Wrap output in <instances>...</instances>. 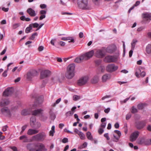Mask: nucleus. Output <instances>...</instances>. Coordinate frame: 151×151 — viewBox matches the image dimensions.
Instances as JSON below:
<instances>
[{
	"label": "nucleus",
	"mask_w": 151,
	"mask_h": 151,
	"mask_svg": "<svg viewBox=\"0 0 151 151\" xmlns=\"http://www.w3.org/2000/svg\"><path fill=\"white\" fill-rule=\"evenodd\" d=\"M78 7L83 10H88L91 9V6L88 3V0H76ZM75 1L76 0H73Z\"/></svg>",
	"instance_id": "obj_1"
},
{
	"label": "nucleus",
	"mask_w": 151,
	"mask_h": 151,
	"mask_svg": "<svg viewBox=\"0 0 151 151\" xmlns=\"http://www.w3.org/2000/svg\"><path fill=\"white\" fill-rule=\"evenodd\" d=\"M46 137V134L44 132H42L33 136L32 140L33 141L43 142Z\"/></svg>",
	"instance_id": "obj_2"
},
{
	"label": "nucleus",
	"mask_w": 151,
	"mask_h": 151,
	"mask_svg": "<svg viewBox=\"0 0 151 151\" xmlns=\"http://www.w3.org/2000/svg\"><path fill=\"white\" fill-rule=\"evenodd\" d=\"M75 73V67H67L65 77L68 79H71L74 76Z\"/></svg>",
	"instance_id": "obj_3"
},
{
	"label": "nucleus",
	"mask_w": 151,
	"mask_h": 151,
	"mask_svg": "<svg viewBox=\"0 0 151 151\" xmlns=\"http://www.w3.org/2000/svg\"><path fill=\"white\" fill-rule=\"evenodd\" d=\"M43 112V110L42 109H36L33 111L32 110L31 112L32 114L33 115H34L35 116L37 115H41V119L42 121H44L47 119V117L46 116H45V119H43V117H44V116H42Z\"/></svg>",
	"instance_id": "obj_4"
},
{
	"label": "nucleus",
	"mask_w": 151,
	"mask_h": 151,
	"mask_svg": "<svg viewBox=\"0 0 151 151\" xmlns=\"http://www.w3.org/2000/svg\"><path fill=\"white\" fill-rule=\"evenodd\" d=\"M118 58V55H107L105 58L104 61L106 62L110 63L116 61Z\"/></svg>",
	"instance_id": "obj_5"
},
{
	"label": "nucleus",
	"mask_w": 151,
	"mask_h": 151,
	"mask_svg": "<svg viewBox=\"0 0 151 151\" xmlns=\"http://www.w3.org/2000/svg\"><path fill=\"white\" fill-rule=\"evenodd\" d=\"M51 74V72L48 70H42L40 73V78L44 79L50 76Z\"/></svg>",
	"instance_id": "obj_6"
},
{
	"label": "nucleus",
	"mask_w": 151,
	"mask_h": 151,
	"mask_svg": "<svg viewBox=\"0 0 151 151\" xmlns=\"http://www.w3.org/2000/svg\"><path fill=\"white\" fill-rule=\"evenodd\" d=\"M146 120L137 122L135 123V126L138 129H142L146 125Z\"/></svg>",
	"instance_id": "obj_7"
},
{
	"label": "nucleus",
	"mask_w": 151,
	"mask_h": 151,
	"mask_svg": "<svg viewBox=\"0 0 151 151\" xmlns=\"http://www.w3.org/2000/svg\"><path fill=\"white\" fill-rule=\"evenodd\" d=\"M88 79V77L85 76L81 78L78 81V84L80 86L85 84L87 82Z\"/></svg>",
	"instance_id": "obj_8"
},
{
	"label": "nucleus",
	"mask_w": 151,
	"mask_h": 151,
	"mask_svg": "<svg viewBox=\"0 0 151 151\" xmlns=\"http://www.w3.org/2000/svg\"><path fill=\"white\" fill-rule=\"evenodd\" d=\"M94 55L96 57L101 58L104 57L105 55V53L103 49H99L97 50Z\"/></svg>",
	"instance_id": "obj_9"
},
{
	"label": "nucleus",
	"mask_w": 151,
	"mask_h": 151,
	"mask_svg": "<svg viewBox=\"0 0 151 151\" xmlns=\"http://www.w3.org/2000/svg\"><path fill=\"white\" fill-rule=\"evenodd\" d=\"M143 20L146 22H149L151 20V14L147 12L142 14Z\"/></svg>",
	"instance_id": "obj_10"
},
{
	"label": "nucleus",
	"mask_w": 151,
	"mask_h": 151,
	"mask_svg": "<svg viewBox=\"0 0 151 151\" xmlns=\"http://www.w3.org/2000/svg\"><path fill=\"white\" fill-rule=\"evenodd\" d=\"M35 147L38 148L37 150L39 151H47V149L45 147V145L42 143H38L35 145Z\"/></svg>",
	"instance_id": "obj_11"
},
{
	"label": "nucleus",
	"mask_w": 151,
	"mask_h": 151,
	"mask_svg": "<svg viewBox=\"0 0 151 151\" xmlns=\"http://www.w3.org/2000/svg\"><path fill=\"white\" fill-rule=\"evenodd\" d=\"M94 54V51L93 50H91L88 52L85 53L83 55V56H85V60H87L91 58Z\"/></svg>",
	"instance_id": "obj_12"
},
{
	"label": "nucleus",
	"mask_w": 151,
	"mask_h": 151,
	"mask_svg": "<svg viewBox=\"0 0 151 151\" xmlns=\"http://www.w3.org/2000/svg\"><path fill=\"white\" fill-rule=\"evenodd\" d=\"M139 132L138 131H135L133 133L130 137V140L132 142L135 141L139 135Z\"/></svg>",
	"instance_id": "obj_13"
},
{
	"label": "nucleus",
	"mask_w": 151,
	"mask_h": 151,
	"mask_svg": "<svg viewBox=\"0 0 151 151\" xmlns=\"http://www.w3.org/2000/svg\"><path fill=\"white\" fill-rule=\"evenodd\" d=\"M140 76L142 77H144L146 75V73L144 71H142L141 73V70L140 68H138L136 70V72L135 73L136 76L137 78H139L140 77Z\"/></svg>",
	"instance_id": "obj_14"
},
{
	"label": "nucleus",
	"mask_w": 151,
	"mask_h": 151,
	"mask_svg": "<svg viewBox=\"0 0 151 151\" xmlns=\"http://www.w3.org/2000/svg\"><path fill=\"white\" fill-rule=\"evenodd\" d=\"M13 93L12 88H7L3 92V95L4 96H8L11 95Z\"/></svg>",
	"instance_id": "obj_15"
},
{
	"label": "nucleus",
	"mask_w": 151,
	"mask_h": 151,
	"mask_svg": "<svg viewBox=\"0 0 151 151\" xmlns=\"http://www.w3.org/2000/svg\"><path fill=\"white\" fill-rule=\"evenodd\" d=\"M39 130L36 129H28L27 134L29 135H32L37 134L39 132Z\"/></svg>",
	"instance_id": "obj_16"
},
{
	"label": "nucleus",
	"mask_w": 151,
	"mask_h": 151,
	"mask_svg": "<svg viewBox=\"0 0 151 151\" xmlns=\"http://www.w3.org/2000/svg\"><path fill=\"white\" fill-rule=\"evenodd\" d=\"M85 56H83V55L77 58L74 60V62L77 63H80L85 60Z\"/></svg>",
	"instance_id": "obj_17"
},
{
	"label": "nucleus",
	"mask_w": 151,
	"mask_h": 151,
	"mask_svg": "<svg viewBox=\"0 0 151 151\" xmlns=\"http://www.w3.org/2000/svg\"><path fill=\"white\" fill-rule=\"evenodd\" d=\"M147 139H145L144 138L139 139L137 141V143L140 145L144 144L145 145H148Z\"/></svg>",
	"instance_id": "obj_18"
},
{
	"label": "nucleus",
	"mask_w": 151,
	"mask_h": 151,
	"mask_svg": "<svg viewBox=\"0 0 151 151\" xmlns=\"http://www.w3.org/2000/svg\"><path fill=\"white\" fill-rule=\"evenodd\" d=\"M0 110L2 114L7 115H9L10 114V110L7 107L3 108Z\"/></svg>",
	"instance_id": "obj_19"
},
{
	"label": "nucleus",
	"mask_w": 151,
	"mask_h": 151,
	"mask_svg": "<svg viewBox=\"0 0 151 151\" xmlns=\"http://www.w3.org/2000/svg\"><path fill=\"white\" fill-rule=\"evenodd\" d=\"M61 40L64 41L69 40V42L74 43L75 40L73 37H63L61 38Z\"/></svg>",
	"instance_id": "obj_20"
},
{
	"label": "nucleus",
	"mask_w": 151,
	"mask_h": 151,
	"mask_svg": "<svg viewBox=\"0 0 151 151\" xmlns=\"http://www.w3.org/2000/svg\"><path fill=\"white\" fill-rule=\"evenodd\" d=\"M27 11L31 16L35 17L36 15L35 11L31 8H28Z\"/></svg>",
	"instance_id": "obj_21"
},
{
	"label": "nucleus",
	"mask_w": 151,
	"mask_h": 151,
	"mask_svg": "<svg viewBox=\"0 0 151 151\" xmlns=\"http://www.w3.org/2000/svg\"><path fill=\"white\" fill-rule=\"evenodd\" d=\"M31 112L32 110L30 109H24L22 111L21 114L25 116L32 114Z\"/></svg>",
	"instance_id": "obj_22"
},
{
	"label": "nucleus",
	"mask_w": 151,
	"mask_h": 151,
	"mask_svg": "<svg viewBox=\"0 0 151 151\" xmlns=\"http://www.w3.org/2000/svg\"><path fill=\"white\" fill-rule=\"evenodd\" d=\"M111 76L109 74H106L104 75L101 78L102 81L103 82H105L108 80L110 78Z\"/></svg>",
	"instance_id": "obj_23"
},
{
	"label": "nucleus",
	"mask_w": 151,
	"mask_h": 151,
	"mask_svg": "<svg viewBox=\"0 0 151 151\" xmlns=\"http://www.w3.org/2000/svg\"><path fill=\"white\" fill-rule=\"evenodd\" d=\"M36 121V117L35 116H32L30 118V124L32 127H35V123Z\"/></svg>",
	"instance_id": "obj_24"
},
{
	"label": "nucleus",
	"mask_w": 151,
	"mask_h": 151,
	"mask_svg": "<svg viewBox=\"0 0 151 151\" xmlns=\"http://www.w3.org/2000/svg\"><path fill=\"white\" fill-rule=\"evenodd\" d=\"M117 68L118 67H106V70L107 72H111L116 70Z\"/></svg>",
	"instance_id": "obj_25"
},
{
	"label": "nucleus",
	"mask_w": 151,
	"mask_h": 151,
	"mask_svg": "<svg viewBox=\"0 0 151 151\" xmlns=\"http://www.w3.org/2000/svg\"><path fill=\"white\" fill-rule=\"evenodd\" d=\"M9 103V101L8 100H4L0 102V106L1 107L5 106L8 105Z\"/></svg>",
	"instance_id": "obj_26"
},
{
	"label": "nucleus",
	"mask_w": 151,
	"mask_h": 151,
	"mask_svg": "<svg viewBox=\"0 0 151 151\" xmlns=\"http://www.w3.org/2000/svg\"><path fill=\"white\" fill-rule=\"evenodd\" d=\"M99 81V77L97 76H95L91 80V82L95 84L97 83Z\"/></svg>",
	"instance_id": "obj_27"
},
{
	"label": "nucleus",
	"mask_w": 151,
	"mask_h": 151,
	"mask_svg": "<svg viewBox=\"0 0 151 151\" xmlns=\"http://www.w3.org/2000/svg\"><path fill=\"white\" fill-rule=\"evenodd\" d=\"M146 51L148 54H151V43L149 44L146 46Z\"/></svg>",
	"instance_id": "obj_28"
},
{
	"label": "nucleus",
	"mask_w": 151,
	"mask_h": 151,
	"mask_svg": "<svg viewBox=\"0 0 151 151\" xmlns=\"http://www.w3.org/2000/svg\"><path fill=\"white\" fill-rule=\"evenodd\" d=\"M86 137L88 139L91 141L93 140V137L90 132H87Z\"/></svg>",
	"instance_id": "obj_29"
},
{
	"label": "nucleus",
	"mask_w": 151,
	"mask_h": 151,
	"mask_svg": "<svg viewBox=\"0 0 151 151\" xmlns=\"http://www.w3.org/2000/svg\"><path fill=\"white\" fill-rule=\"evenodd\" d=\"M29 72L34 76L38 75V72L35 70H30Z\"/></svg>",
	"instance_id": "obj_30"
},
{
	"label": "nucleus",
	"mask_w": 151,
	"mask_h": 151,
	"mask_svg": "<svg viewBox=\"0 0 151 151\" xmlns=\"http://www.w3.org/2000/svg\"><path fill=\"white\" fill-rule=\"evenodd\" d=\"M137 42V41L136 39H134L133 40L131 43V46L132 50H134L136 43Z\"/></svg>",
	"instance_id": "obj_31"
},
{
	"label": "nucleus",
	"mask_w": 151,
	"mask_h": 151,
	"mask_svg": "<svg viewBox=\"0 0 151 151\" xmlns=\"http://www.w3.org/2000/svg\"><path fill=\"white\" fill-rule=\"evenodd\" d=\"M146 106V104H139L137 105V108L139 109H142Z\"/></svg>",
	"instance_id": "obj_32"
},
{
	"label": "nucleus",
	"mask_w": 151,
	"mask_h": 151,
	"mask_svg": "<svg viewBox=\"0 0 151 151\" xmlns=\"http://www.w3.org/2000/svg\"><path fill=\"white\" fill-rule=\"evenodd\" d=\"M32 29V25L29 24V26L27 27L26 29L25 32L27 33H28L30 31V30Z\"/></svg>",
	"instance_id": "obj_33"
},
{
	"label": "nucleus",
	"mask_w": 151,
	"mask_h": 151,
	"mask_svg": "<svg viewBox=\"0 0 151 151\" xmlns=\"http://www.w3.org/2000/svg\"><path fill=\"white\" fill-rule=\"evenodd\" d=\"M33 76H34L29 71L27 74V78L28 80H30Z\"/></svg>",
	"instance_id": "obj_34"
},
{
	"label": "nucleus",
	"mask_w": 151,
	"mask_h": 151,
	"mask_svg": "<svg viewBox=\"0 0 151 151\" xmlns=\"http://www.w3.org/2000/svg\"><path fill=\"white\" fill-rule=\"evenodd\" d=\"M78 135L81 139L83 140L85 139V136L84 134L81 132H80Z\"/></svg>",
	"instance_id": "obj_35"
},
{
	"label": "nucleus",
	"mask_w": 151,
	"mask_h": 151,
	"mask_svg": "<svg viewBox=\"0 0 151 151\" xmlns=\"http://www.w3.org/2000/svg\"><path fill=\"white\" fill-rule=\"evenodd\" d=\"M43 101V97L42 96H41L39 97L37 100V102L38 103H41Z\"/></svg>",
	"instance_id": "obj_36"
},
{
	"label": "nucleus",
	"mask_w": 151,
	"mask_h": 151,
	"mask_svg": "<svg viewBox=\"0 0 151 151\" xmlns=\"http://www.w3.org/2000/svg\"><path fill=\"white\" fill-rule=\"evenodd\" d=\"M88 143L87 142H84L82 145H81L78 148L79 149H82L86 148L87 145Z\"/></svg>",
	"instance_id": "obj_37"
},
{
	"label": "nucleus",
	"mask_w": 151,
	"mask_h": 151,
	"mask_svg": "<svg viewBox=\"0 0 151 151\" xmlns=\"http://www.w3.org/2000/svg\"><path fill=\"white\" fill-rule=\"evenodd\" d=\"M105 68L104 67H99L98 70L99 72L103 73L104 71Z\"/></svg>",
	"instance_id": "obj_38"
},
{
	"label": "nucleus",
	"mask_w": 151,
	"mask_h": 151,
	"mask_svg": "<svg viewBox=\"0 0 151 151\" xmlns=\"http://www.w3.org/2000/svg\"><path fill=\"white\" fill-rule=\"evenodd\" d=\"M81 98V97L80 96L77 95H74L73 97V99L75 101L78 100Z\"/></svg>",
	"instance_id": "obj_39"
},
{
	"label": "nucleus",
	"mask_w": 151,
	"mask_h": 151,
	"mask_svg": "<svg viewBox=\"0 0 151 151\" xmlns=\"http://www.w3.org/2000/svg\"><path fill=\"white\" fill-rule=\"evenodd\" d=\"M38 34L37 32H35L32 34L31 37L30 38V40H34L35 38V37L37 36Z\"/></svg>",
	"instance_id": "obj_40"
},
{
	"label": "nucleus",
	"mask_w": 151,
	"mask_h": 151,
	"mask_svg": "<svg viewBox=\"0 0 151 151\" xmlns=\"http://www.w3.org/2000/svg\"><path fill=\"white\" fill-rule=\"evenodd\" d=\"M32 141H33V140H32V137L31 139H29L27 137L26 138L24 139L23 142H32Z\"/></svg>",
	"instance_id": "obj_41"
},
{
	"label": "nucleus",
	"mask_w": 151,
	"mask_h": 151,
	"mask_svg": "<svg viewBox=\"0 0 151 151\" xmlns=\"http://www.w3.org/2000/svg\"><path fill=\"white\" fill-rule=\"evenodd\" d=\"M74 113V112H73L72 111H70L67 112L66 113V116H71L73 115Z\"/></svg>",
	"instance_id": "obj_42"
},
{
	"label": "nucleus",
	"mask_w": 151,
	"mask_h": 151,
	"mask_svg": "<svg viewBox=\"0 0 151 151\" xmlns=\"http://www.w3.org/2000/svg\"><path fill=\"white\" fill-rule=\"evenodd\" d=\"M32 25V28H37L39 26V24H38L35 23L32 24H30Z\"/></svg>",
	"instance_id": "obj_43"
},
{
	"label": "nucleus",
	"mask_w": 151,
	"mask_h": 151,
	"mask_svg": "<svg viewBox=\"0 0 151 151\" xmlns=\"http://www.w3.org/2000/svg\"><path fill=\"white\" fill-rule=\"evenodd\" d=\"M20 25V24L19 23H15L13 25V28L14 29H15L18 27Z\"/></svg>",
	"instance_id": "obj_44"
},
{
	"label": "nucleus",
	"mask_w": 151,
	"mask_h": 151,
	"mask_svg": "<svg viewBox=\"0 0 151 151\" xmlns=\"http://www.w3.org/2000/svg\"><path fill=\"white\" fill-rule=\"evenodd\" d=\"M58 79V78L57 76H55L52 77L51 80L53 82L55 81Z\"/></svg>",
	"instance_id": "obj_45"
},
{
	"label": "nucleus",
	"mask_w": 151,
	"mask_h": 151,
	"mask_svg": "<svg viewBox=\"0 0 151 151\" xmlns=\"http://www.w3.org/2000/svg\"><path fill=\"white\" fill-rule=\"evenodd\" d=\"M113 136L114 138V140L113 141L115 142H117L118 141L120 137L119 136L116 137L114 134L113 135Z\"/></svg>",
	"instance_id": "obj_46"
},
{
	"label": "nucleus",
	"mask_w": 151,
	"mask_h": 151,
	"mask_svg": "<svg viewBox=\"0 0 151 151\" xmlns=\"http://www.w3.org/2000/svg\"><path fill=\"white\" fill-rule=\"evenodd\" d=\"M137 109L135 108L134 106H133L132 108V110L131 111V112L133 113H134L137 112Z\"/></svg>",
	"instance_id": "obj_47"
},
{
	"label": "nucleus",
	"mask_w": 151,
	"mask_h": 151,
	"mask_svg": "<svg viewBox=\"0 0 151 151\" xmlns=\"http://www.w3.org/2000/svg\"><path fill=\"white\" fill-rule=\"evenodd\" d=\"M114 132H115L118 135V136L120 137L121 136V132L119 131L118 130H115L114 131Z\"/></svg>",
	"instance_id": "obj_48"
},
{
	"label": "nucleus",
	"mask_w": 151,
	"mask_h": 151,
	"mask_svg": "<svg viewBox=\"0 0 151 151\" xmlns=\"http://www.w3.org/2000/svg\"><path fill=\"white\" fill-rule=\"evenodd\" d=\"M104 132V130L103 129V128H100L99 129L98 131V133L100 134H102Z\"/></svg>",
	"instance_id": "obj_49"
},
{
	"label": "nucleus",
	"mask_w": 151,
	"mask_h": 151,
	"mask_svg": "<svg viewBox=\"0 0 151 151\" xmlns=\"http://www.w3.org/2000/svg\"><path fill=\"white\" fill-rule=\"evenodd\" d=\"M58 44L62 46H64L65 45V43L64 42L60 41L58 42Z\"/></svg>",
	"instance_id": "obj_50"
},
{
	"label": "nucleus",
	"mask_w": 151,
	"mask_h": 151,
	"mask_svg": "<svg viewBox=\"0 0 151 151\" xmlns=\"http://www.w3.org/2000/svg\"><path fill=\"white\" fill-rule=\"evenodd\" d=\"M101 62V60H98L96 61L95 63L97 65H100Z\"/></svg>",
	"instance_id": "obj_51"
},
{
	"label": "nucleus",
	"mask_w": 151,
	"mask_h": 151,
	"mask_svg": "<svg viewBox=\"0 0 151 151\" xmlns=\"http://www.w3.org/2000/svg\"><path fill=\"white\" fill-rule=\"evenodd\" d=\"M131 114H127L126 116V120H129L131 117Z\"/></svg>",
	"instance_id": "obj_52"
},
{
	"label": "nucleus",
	"mask_w": 151,
	"mask_h": 151,
	"mask_svg": "<svg viewBox=\"0 0 151 151\" xmlns=\"http://www.w3.org/2000/svg\"><path fill=\"white\" fill-rule=\"evenodd\" d=\"M62 142L63 143H66L68 142V140L67 138H64L62 140Z\"/></svg>",
	"instance_id": "obj_53"
},
{
	"label": "nucleus",
	"mask_w": 151,
	"mask_h": 151,
	"mask_svg": "<svg viewBox=\"0 0 151 151\" xmlns=\"http://www.w3.org/2000/svg\"><path fill=\"white\" fill-rule=\"evenodd\" d=\"M40 13L41 15H45L46 13V11L44 10H42L40 12Z\"/></svg>",
	"instance_id": "obj_54"
},
{
	"label": "nucleus",
	"mask_w": 151,
	"mask_h": 151,
	"mask_svg": "<svg viewBox=\"0 0 151 151\" xmlns=\"http://www.w3.org/2000/svg\"><path fill=\"white\" fill-rule=\"evenodd\" d=\"M31 145H32V144H28L27 145V148L30 151V150L32 149V148H31Z\"/></svg>",
	"instance_id": "obj_55"
},
{
	"label": "nucleus",
	"mask_w": 151,
	"mask_h": 151,
	"mask_svg": "<svg viewBox=\"0 0 151 151\" xmlns=\"http://www.w3.org/2000/svg\"><path fill=\"white\" fill-rule=\"evenodd\" d=\"M104 136L106 137L107 140L110 139V138L108 134V133H105L104 135Z\"/></svg>",
	"instance_id": "obj_56"
},
{
	"label": "nucleus",
	"mask_w": 151,
	"mask_h": 151,
	"mask_svg": "<svg viewBox=\"0 0 151 151\" xmlns=\"http://www.w3.org/2000/svg\"><path fill=\"white\" fill-rule=\"evenodd\" d=\"M27 136L26 135H22L19 137V139L20 140H22V139H24L25 138H26V137Z\"/></svg>",
	"instance_id": "obj_57"
},
{
	"label": "nucleus",
	"mask_w": 151,
	"mask_h": 151,
	"mask_svg": "<svg viewBox=\"0 0 151 151\" xmlns=\"http://www.w3.org/2000/svg\"><path fill=\"white\" fill-rule=\"evenodd\" d=\"M40 7L42 9H45L46 7L47 6L44 4H41L40 6Z\"/></svg>",
	"instance_id": "obj_58"
},
{
	"label": "nucleus",
	"mask_w": 151,
	"mask_h": 151,
	"mask_svg": "<svg viewBox=\"0 0 151 151\" xmlns=\"http://www.w3.org/2000/svg\"><path fill=\"white\" fill-rule=\"evenodd\" d=\"M110 108H107L106 109H105L104 110V112L106 113V114H107L110 111Z\"/></svg>",
	"instance_id": "obj_59"
},
{
	"label": "nucleus",
	"mask_w": 151,
	"mask_h": 151,
	"mask_svg": "<svg viewBox=\"0 0 151 151\" xmlns=\"http://www.w3.org/2000/svg\"><path fill=\"white\" fill-rule=\"evenodd\" d=\"M44 49V47L42 46H40L38 48V50L40 51H42Z\"/></svg>",
	"instance_id": "obj_60"
},
{
	"label": "nucleus",
	"mask_w": 151,
	"mask_h": 151,
	"mask_svg": "<svg viewBox=\"0 0 151 151\" xmlns=\"http://www.w3.org/2000/svg\"><path fill=\"white\" fill-rule=\"evenodd\" d=\"M8 127L7 125H5L3 127L2 130L4 131H5L7 130V128Z\"/></svg>",
	"instance_id": "obj_61"
},
{
	"label": "nucleus",
	"mask_w": 151,
	"mask_h": 151,
	"mask_svg": "<svg viewBox=\"0 0 151 151\" xmlns=\"http://www.w3.org/2000/svg\"><path fill=\"white\" fill-rule=\"evenodd\" d=\"M10 148L12 149L13 151H18L17 148L15 147H11Z\"/></svg>",
	"instance_id": "obj_62"
},
{
	"label": "nucleus",
	"mask_w": 151,
	"mask_h": 151,
	"mask_svg": "<svg viewBox=\"0 0 151 151\" xmlns=\"http://www.w3.org/2000/svg\"><path fill=\"white\" fill-rule=\"evenodd\" d=\"M106 123L105 122H102L101 124V126L103 128H104L106 126Z\"/></svg>",
	"instance_id": "obj_63"
},
{
	"label": "nucleus",
	"mask_w": 151,
	"mask_h": 151,
	"mask_svg": "<svg viewBox=\"0 0 151 151\" xmlns=\"http://www.w3.org/2000/svg\"><path fill=\"white\" fill-rule=\"evenodd\" d=\"M111 96H108V95H106L105 96H104L101 99L102 100H104L106 98H108L110 97Z\"/></svg>",
	"instance_id": "obj_64"
}]
</instances>
